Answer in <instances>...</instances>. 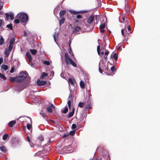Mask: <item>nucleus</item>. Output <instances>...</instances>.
Returning a JSON list of instances; mask_svg holds the SVG:
<instances>
[{
    "label": "nucleus",
    "mask_w": 160,
    "mask_h": 160,
    "mask_svg": "<svg viewBox=\"0 0 160 160\" xmlns=\"http://www.w3.org/2000/svg\"><path fill=\"white\" fill-rule=\"evenodd\" d=\"M17 17L19 19L21 22L25 23V24L28 21V16L26 13L24 12L20 13L18 14Z\"/></svg>",
    "instance_id": "nucleus-1"
},
{
    "label": "nucleus",
    "mask_w": 160,
    "mask_h": 160,
    "mask_svg": "<svg viewBox=\"0 0 160 160\" xmlns=\"http://www.w3.org/2000/svg\"><path fill=\"white\" fill-rule=\"evenodd\" d=\"M65 61L67 64H71L72 66L74 67H76L77 66V64L73 61L71 58L69 57L68 54L67 53H65Z\"/></svg>",
    "instance_id": "nucleus-2"
},
{
    "label": "nucleus",
    "mask_w": 160,
    "mask_h": 160,
    "mask_svg": "<svg viewBox=\"0 0 160 160\" xmlns=\"http://www.w3.org/2000/svg\"><path fill=\"white\" fill-rule=\"evenodd\" d=\"M27 76V73L26 72H21L17 79V82H20L23 81Z\"/></svg>",
    "instance_id": "nucleus-3"
},
{
    "label": "nucleus",
    "mask_w": 160,
    "mask_h": 160,
    "mask_svg": "<svg viewBox=\"0 0 160 160\" xmlns=\"http://www.w3.org/2000/svg\"><path fill=\"white\" fill-rule=\"evenodd\" d=\"M26 87V86H24L22 84L17 85L14 86V89L17 91L20 92Z\"/></svg>",
    "instance_id": "nucleus-4"
},
{
    "label": "nucleus",
    "mask_w": 160,
    "mask_h": 160,
    "mask_svg": "<svg viewBox=\"0 0 160 160\" xmlns=\"http://www.w3.org/2000/svg\"><path fill=\"white\" fill-rule=\"evenodd\" d=\"M6 16V20H8L9 19V17H10V19L11 20H12L14 19V14L12 12H10L9 13H6L5 14Z\"/></svg>",
    "instance_id": "nucleus-5"
},
{
    "label": "nucleus",
    "mask_w": 160,
    "mask_h": 160,
    "mask_svg": "<svg viewBox=\"0 0 160 160\" xmlns=\"http://www.w3.org/2000/svg\"><path fill=\"white\" fill-rule=\"evenodd\" d=\"M73 32L77 34H79L82 32L81 28L78 26H75L73 28Z\"/></svg>",
    "instance_id": "nucleus-6"
},
{
    "label": "nucleus",
    "mask_w": 160,
    "mask_h": 160,
    "mask_svg": "<svg viewBox=\"0 0 160 160\" xmlns=\"http://www.w3.org/2000/svg\"><path fill=\"white\" fill-rule=\"evenodd\" d=\"M72 14L73 15H76L78 13H87L88 12V11L87 10H84L82 11H76L74 10H71L70 11Z\"/></svg>",
    "instance_id": "nucleus-7"
},
{
    "label": "nucleus",
    "mask_w": 160,
    "mask_h": 160,
    "mask_svg": "<svg viewBox=\"0 0 160 160\" xmlns=\"http://www.w3.org/2000/svg\"><path fill=\"white\" fill-rule=\"evenodd\" d=\"M55 107L52 104H49L47 107V111L49 113H51L52 112V109L54 108Z\"/></svg>",
    "instance_id": "nucleus-8"
},
{
    "label": "nucleus",
    "mask_w": 160,
    "mask_h": 160,
    "mask_svg": "<svg viewBox=\"0 0 160 160\" xmlns=\"http://www.w3.org/2000/svg\"><path fill=\"white\" fill-rule=\"evenodd\" d=\"M94 16L93 15H91L88 17L87 18V22L88 24H91L92 23L94 19Z\"/></svg>",
    "instance_id": "nucleus-9"
},
{
    "label": "nucleus",
    "mask_w": 160,
    "mask_h": 160,
    "mask_svg": "<svg viewBox=\"0 0 160 160\" xmlns=\"http://www.w3.org/2000/svg\"><path fill=\"white\" fill-rule=\"evenodd\" d=\"M46 82L45 81L38 80L37 81V84L39 86H42L45 85Z\"/></svg>",
    "instance_id": "nucleus-10"
},
{
    "label": "nucleus",
    "mask_w": 160,
    "mask_h": 160,
    "mask_svg": "<svg viewBox=\"0 0 160 160\" xmlns=\"http://www.w3.org/2000/svg\"><path fill=\"white\" fill-rule=\"evenodd\" d=\"M100 45H99L97 47V52H98V54L99 55L102 56L104 54V52L103 51H102L101 52H100Z\"/></svg>",
    "instance_id": "nucleus-11"
},
{
    "label": "nucleus",
    "mask_w": 160,
    "mask_h": 160,
    "mask_svg": "<svg viewBox=\"0 0 160 160\" xmlns=\"http://www.w3.org/2000/svg\"><path fill=\"white\" fill-rule=\"evenodd\" d=\"M0 150L3 153H6L7 152L6 148L4 146H0Z\"/></svg>",
    "instance_id": "nucleus-12"
},
{
    "label": "nucleus",
    "mask_w": 160,
    "mask_h": 160,
    "mask_svg": "<svg viewBox=\"0 0 160 160\" xmlns=\"http://www.w3.org/2000/svg\"><path fill=\"white\" fill-rule=\"evenodd\" d=\"M26 55L28 58L29 62H31L32 61V58L30 52H27L26 53Z\"/></svg>",
    "instance_id": "nucleus-13"
},
{
    "label": "nucleus",
    "mask_w": 160,
    "mask_h": 160,
    "mask_svg": "<svg viewBox=\"0 0 160 160\" xmlns=\"http://www.w3.org/2000/svg\"><path fill=\"white\" fill-rule=\"evenodd\" d=\"M74 111V108H72V111L70 112H69L68 115L67 116V117L68 118H69L73 115Z\"/></svg>",
    "instance_id": "nucleus-14"
},
{
    "label": "nucleus",
    "mask_w": 160,
    "mask_h": 160,
    "mask_svg": "<svg viewBox=\"0 0 160 160\" xmlns=\"http://www.w3.org/2000/svg\"><path fill=\"white\" fill-rule=\"evenodd\" d=\"M16 121H12L9 122L8 124V126L12 127L13 126V125L15 123Z\"/></svg>",
    "instance_id": "nucleus-15"
},
{
    "label": "nucleus",
    "mask_w": 160,
    "mask_h": 160,
    "mask_svg": "<svg viewBox=\"0 0 160 160\" xmlns=\"http://www.w3.org/2000/svg\"><path fill=\"white\" fill-rule=\"evenodd\" d=\"M65 12V10L61 11L59 13V16L61 18H63V16Z\"/></svg>",
    "instance_id": "nucleus-16"
},
{
    "label": "nucleus",
    "mask_w": 160,
    "mask_h": 160,
    "mask_svg": "<svg viewBox=\"0 0 160 160\" xmlns=\"http://www.w3.org/2000/svg\"><path fill=\"white\" fill-rule=\"evenodd\" d=\"M10 51L9 50L8 48H6L4 52V54L6 55V57H8Z\"/></svg>",
    "instance_id": "nucleus-17"
},
{
    "label": "nucleus",
    "mask_w": 160,
    "mask_h": 160,
    "mask_svg": "<svg viewBox=\"0 0 160 160\" xmlns=\"http://www.w3.org/2000/svg\"><path fill=\"white\" fill-rule=\"evenodd\" d=\"M68 81L71 85H74L75 81L74 79H72L71 78H69L68 79Z\"/></svg>",
    "instance_id": "nucleus-18"
},
{
    "label": "nucleus",
    "mask_w": 160,
    "mask_h": 160,
    "mask_svg": "<svg viewBox=\"0 0 160 160\" xmlns=\"http://www.w3.org/2000/svg\"><path fill=\"white\" fill-rule=\"evenodd\" d=\"M80 85L82 88H84L85 86V83L84 82L81 81L80 82Z\"/></svg>",
    "instance_id": "nucleus-19"
},
{
    "label": "nucleus",
    "mask_w": 160,
    "mask_h": 160,
    "mask_svg": "<svg viewBox=\"0 0 160 160\" xmlns=\"http://www.w3.org/2000/svg\"><path fill=\"white\" fill-rule=\"evenodd\" d=\"M18 77H10L9 78V80L11 82H14V81L16 80L17 79Z\"/></svg>",
    "instance_id": "nucleus-20"
},
{
    "label": "nucleus",
    "mask_w": 160,
    "mask_h": 160,
    "mask_svg": "<svg viewBox=\"0 0 160 160\" xmlns=\"http://www.w3.org/2000/svg\"><path fill=\"white\" fill-rule=\"evenodd\" d=\"M125 31H126L125 28H122L121 29L122 34L124 37H126V33H125Z\"/></svg>",
    "instance_id": "nucleus-21"
},
{
    "label": "nucleus",
    "mask_w": 160,
    "mask_h": 160,
    "mask_svg": "<svg viewBox=\"0 0 160 160\" xmlns=\"http://www.w3.org/2000/svg\"><path fill=\"white\" fill-rule=\"evenodd\" d=\"M128 28V31L126 30L125 29V30L126 31V32L128 34L130 33V30H131V27L130 25H128L127 26Z\"/></svg>",
    "instance_id": "nucleus-22"
},
{
    "label": "nucleus",
    "mask_w": 160,
    "mask_h": 160,
    "mask_svg": "<svg viewBox=\"0 0 160 160\" xmlns=\"http://www.w3.org/2000/svg\"><path fill=\"white\" fill-rule=\"evenodd\" d=\"M122 20H123V22H121V21H120V22L123 23H125V27L126 25L127 24H128V22L127 21H125V18L124 17H122Z\"/></svg>",
    "instance_id": "nucleus-23"
},
{
    "label": "nucleus",
    "mask_w": 160,
    "mask_h": 160,
    "mask_svg": "<svg viewBox=\"0 0 160 160\" xmlns=\"http://www.w3.org/2000/svg\"><path fill=\"white\" fill-rule=\"evenodd\" d=\"M30 52L32 54L35 55L37 52V51L35 49H30Z\"/></svg>",
    "instance_id": "nucleus-24"
},
{
    "label": "nucleus",
    "mask_w": 160,
    "mask_h": 160,
    "mask_svg": "<svg viewBox=\"0 0 160 160\" xmlns=\"http://www.w3.org/2000/svg\"><path fill=\"white\" fill-rule=\"evenodd\" d=\"M2 68L5 71L7 70L8 68V66L6 65H2Z\"/></svg>",
    "instance_id": "nucleus-25"
},
{
    "label": "nucleus",
    "mask_w": 160,
    "mask_h": 160,
    "mask_svg": "<svg viewBox=\"0 0 160 160\" xmlns=\"http://www.w3.org/2000/svg\"><path fill=\"white\" fill-rule=\"evenodd\" d=\"M105 26V23H102V24H101V25L99 26V28H100V29H103L104 28Z\"/></svg>",
    "instance_id": "nucleus-26"
},
{
    "label": "nucleus",
    "mask_w": 160,
    "mask_h": 160,
    "mask_svg": "<svg viewBox=\"0 0 160 160\" xmlns=\"http://www.w3.org/2000/svg\"><path fill=\"white\" fill-rule=\"evenodd\" d=\"M40 114L41 115L42 117H43V118H44L45 117L46 115H47V114H46V113H44V112H43L42 111L40 112Z\"/></svg>",
    "instance_id": "nucleus-27"
},
{
    "label": "nucleus",
    "mask_w": 160,
    "mask_h": 160,
    "mask_svg": "<svg viewBox=\"0 0 160 160\" xmlns=\"http://www.w3.org/2000/svg\"><path fill=\"white\" fill-rule=\"evenodd\" d=\"M65 19L64 18H62L59 21V24L60 25H61L63 24L64 22Z\"/></svg>",
    "instance_id": "nucleus-28"
},
{
    "label": "nucleus",
    "mask_w": 160,
    "mask_h": 160,
    "mask_svg": "<svg viewBox=\"0 0 160 160\" xmlns=\"http://www.w3.org/2000/svg\"><path fill=\"white\" fill-rule=\"evenodd\" d=\"M84 103L83 102H80L78 104V106L80 108H82L84 107Z\"/></svg>",
    "instance_id": "nucleus-29"
},
{
    "label": "nucleus",
    "mask_w": 160,
    "mask_h": 160,
    "mask_svg": "<svg viewBox=\"0 0 160 160\" xmlns=\"http://www.w3.org/2000/svg\"><path fill=\"white\" fill-rule=\"evenodd\" d=\"M113 57L114 59L116 60L117 61L118 59V56L116 53H114L113 55Z\"/></svg>",
    "instance_id": "nucleus-30"
},
{
    "label": "nucleus",
    "mask_w": 160,
    "mask_h": 160,
    "mask_svg": "<svg viewBox=\"0 0 160 160\" xmlns=\"http://www.w3.org/2000/svg\"><path fill=\"white\" fill-rule=\"evenodd\" d=\"M6 27H7L8 28H9L10 30H12L13 29L12 26L11 24H9L8 25H7L6 26Z\"/></svg>",
    "instance_id": "nucleus-31"
},
{
    "label": "nucleus",
    "mask_w": 160,
    "mask_h": 160,
    "mask_svg": "<svg viewBox=\"0 0 160 160\" xmlns=\"http://www.w3.org/2000/svg\"><path fill=\"white\" fill-rule=\"evenodd\" d=\"M8 136V135L7 134H4L2 137L3 140H6Z\"/></svg>",
    "instance_id": "nucleus-32"
},
{
    "label": "nucleus",
    "mask_w": 160,
    "mask_h": 160,
    "mask_svg": "<svg viewBox=\"0 0 160 160\" xmlns=\"http://www.w3.org/2000/svg\"><path fill=\"white\" fill-rule=\"evenodd\" d=\"M38 139L40 142H42L44 138L42 136H40L38 138Z\"/></svg>",
    "instance_id": "nucleus-33"
},
{
    "label": "nucleus",
    "mask_w": 160,
    "mask_h": 160,
    "mask_svg": "<svg viewBox=\"0 0 160 160\" xmlns=\"http://www.w3.org/2000/svg\"><path fill=\"white\" fill-rule=\"evenodd\" d=\"M48 76V74L47 73L44 72L42 73L41 76V78H44L46 76Z\"/></svg>",
    "instance_id": "nucleus-34"
},
{
    "label": "nucleus",
    "mask_w": 160,
    "mask_h": 160,
    "mask_svg": "<svg viewBox=\"0 0 160 160\" xmlns=\"http://www.w3.org/2000/svg\"><path fill=\"white\" fill-rule=\"evenodd\" d=\"M43 63L47 65H49L50 64L49 62L48 61H44L43 62Z\"/></svg>",
    "instance_id": "nucleus-35"
},
{
    "label": "nucleus",
    "mask_w": 160,
    "mask_h": 160,
    "mask_svg": "<svg viewBox=\"0 0 160 160\" xmlns=\"http://www.w3.org/2000/svg\"><path fill=\"white\" fill-rule=\"evenodd\" d=\"M68 111V108L65 107L64 108V110L63 111V112L64 113H66Z\"/></svg>",
    "instance_id": "nucleus-36"
},
{
    "label": "nucleus",
    "mask_w": 160,
    "mask_h": 160,
    "mask_svg": "<svg viewBox=\"0 0 160 160\" xmlns=\"http://www.w3.org/2000/svg\"><path fill=\"white\" fill-rule=\"evenodd\" d=\"M15 23L16 24L20 22V20L18 19H15L14 21Z\"/></svg>",
    "instance_id": "nucleus-37"
},
{
    "label": "nucleus",
    "mask_w": 160,
    "mask_h": 160,
    "mask_svg": "<svg viewBox=\"0 0 160 160\" xmlns=\"http://www.w3.org/2000/svg\"><path fill=\"white\" fill-rule=\"evenodd\" d=\"M12 45L9 44V47L8 48L9 51H11L12 50Z\"/></svg>",
    "instance_id": "nucleus-38"
},
{
    "label": "nucleus",
    "mask_w": 160,
    "mask_h": 160,
    "mask_svg": "<svg viewBox=\"0 0 160 160\" xmlns=\"http://www.w3.org/2000/svg\"><path fill=\"white\" fill-rule=\"evenodd\" d=\"M75 134V130L71 131L69 132V134L72 136L73 135Z\"/></svg>",
    "instance_id": "nucleus-39"
},
{
    "label": "nucleus",
    "mask_w": 160,
    "mask_h": 160,
    "mask_svg": "<svg viewBox=\"0 0 160 160\" xmlns=\"http://www.w3.org/2000/svg\"><path fill=\"white\" fill-rule=\"evenodd\" d=\"M76 125L75 124H73L72 125V129H75L76 128Z\"/></svg>",
    "instance_id": "nucleus-40"
},
{
    "label": "nucleus",
    "mask_w": 160,
    "mask_h": 160,
    "mask_svg": "<svg viewBox=\"0 0 160 160\" xmlns=\"http://www.w3.org/2000/svg\"><path fill=\"white\" fill-rule=\"evenodd\" d=\"M58 33H55L54 35H53V37L54 40H56L57 37L58 36Z\"/></svg>",
    "instance_id": "nucleus-41"
},
{
    "label": "nucleus",
    "mask_w": 160,
    "mask_h": 160,
    "mask_svg": "<svg viewBox=\"0 0 160 160\" xmlns=\"http://www.w3.org/2000/svg\"><path fill=\"white\" fill-rule=\"evenodd\" d=\"M71 102L70 100H68V107L70 109V108H71Z\"/></svg>",
    "instance_id": "nucleus-42"
},
{
    "label": "nucleus",
    "mask_w": 160,
    "mask_h": 160,
    "mask_svg": "<svg viewBox=\"0 0 160 160\" xmlns=\"http://www.w3.org/2000/svg\"><path fill=\"white\" fill-rule=\"evenodd\" d=\"M31 124L28 123L27 125V128L28 129H30L31 128Z\"/></svg>",
    "instance_id": "nucleus-43"
},
{
    "label": "nucleus",
    "mask_w": 160,
    "mask_h": 160,
    "mask_svg": "<svg viewBox=\"0 0 160 160\" xmlns=\"http://www.w3.org/2000/svg\"><path fill=\"white\" fill-rule=\"evenodd\" d=\"M115 67L114 66H112L111 68V70L112 72H114L115 71Z\"/></svg>",
    "instance_id": "nucleus-44"
},
{
    "label": "nucleus",
    "mask_w": 160,
    "mask_h": 160,
    "mask_svg": "<svg viewBox=\"0 0 160 160\" xmlns=\"http://www.w3.org/2000/svg\"><path fill=\"white\" fill-rule=\"evenodd\" d=\"M77 18H78V19L81 18H82V16L80 15H78L77 16Z\"/></svg>",
    "instance_id": "nucleus-45"
},
{
    "label": "nucleus",
    "mask_w": 160,
    "mask_h": 160,
    "mask_svg": "<svg viewBox=\"0 0 160 160\" xmlns=\"http://www.w3.org/2000/svg\"><path fill=\"white\" fill-rule=\"evenodd\" d=\"M54 72L53 71H51L50 72V75L51 76H52V77L54 76Z\"/></svg>",
    "instance_id": "nucleus-46"
},
{
    "label": "nucleus",
    "mask_w": 160,
    "mask_h": 160,
    "mask_svg": "<svg viewBox=\"0 0 160 160\" xmlns=\"http://www.w3.org/2000/svg\"><path fill=\"white\" fill-rule=\"evenodd\" d=\"M14 68H12L11 69L10 71V72L11 73H13L14 72Z\"/></svg>",
    "instance_id": "nucleus-47"
},
{
    "label": "nucleus",
    "mask_w": 160,
    "mask_h": 160,
    "mask_svg": "<svg viewBox=\"0 0 160 160\" xmlns=\"http://www.w3.org/2000/svg\"><path fill=\"white\" fill-rule=\"evenodd\" d=\"M15 41H10V44L13 45Z\"/></svg>",
    "instance_id": "nucleus-48"
},
{
    "label": "nucleus",
    "mask_w": 160,
    "mask_h": 160,
    "mask_svg": "<svg viewBox=\"0 0 160 160\" xmlns=\"http://www.w3.org/2000/svg\"><path fill=\"white\" fill-rule=\"evenodd\" d=\"M3 3H0V10H1L3 7Z\"/></svg>",
    "instance_id": "nucleus-49"
},
{
    "label": "nucleus",
    "mask_w": 160,
    "mask_h": 160,
    "mask_svg": "<svg viewBox=\"0 0 160 160\" xmlns=\"http://www.w3.org/2000/svg\"><path fill=\"white\" fill-rule=\"evenodd\" d=\"M68 135H69L68 134H65L64 135H63V137L65 138V137H67L68 136Z\"/></svg>",
    "instance_id": "nucleus-50"
},
{
    "label": "nucleus",
    "mask_w": 160,
    "mask_h": 160,
    "mask_svg": "<svg viewBox=\"0 0 160 160\" xmlns=\"http://www.w3.org/2000/svg\"><path fill=\"white\" fill-rule=\"evenodd\" d=\"M3 61V59L2 58H0V64H1Z\"/></svg>",
    "instance_id": "nucleus-51"
},
{
    "label": "nucleus",
    "mask_w": 160,
    "mask_h": 160,
    "mask_svg": "<svg viewBox=\"0 0 160 160\" xmlns=\"http://www.w3.org/2000/svg\"><path fill=\"white\" fill-rule=\"evenodd\" d=\"M24 36H27V33L26 31H24Z\"/></svg>",
    "instance_id": "nucleus-52"
},
{
    "label": "nucleus",
    "mask_w": 160,
    "mask_h": 160,
    "mask_svg": "<svg viewBox=\"0 0 160 160\" xmlns=\"http://www.w3.org/2000/svg\"><path fill=\"white\" fill-rule=\"evenodd\" d=\"M109 54V52L106 51L105 52V54L106 55H108Z\"/></svg>",
    "instance_id": "nucleus-53"
},
{
    "label": "nucleus",
    "mask_w": 160,
    "mask_h": 160,
    "mask_svg": "<svg viewBox=\"0 0 160 160\" xmlns=\"http://www.w3.org/2000/svg\"><path fill=\"white\" fill-rule=\"evenodd\" d=\"M0 41V45H2L3 43V41Z\"/></svg>",
    "instance_id": "nucleus-54"
},
{
    "label": "nucleus",
    "mask_w": 160,
    "mask_h": 160,
    "mask_svg": "<svg viewBox=\"0 0 160 160\" xmlns=\"http://www.w3.org/2000/svg\"><path fill=\"white\" fill-rule=\"evenodd\" d=\"M27 141L29 142H30V138H29V137H27Z\"/></svg>",
    "instance_id": "nucleus-55"
},
{
    "label": "nucleus",
    "mask_w": 160,
    "mask_h": 160,
    "mask_svg": "<svg viewBox=\"0 0 160 160\" xmlns=\"http://www.w3.org/2000/svg\"><path fill=\"white\" fill-rule=\"evenodd\" d=\"M2 24V20L0 19V27H1Z\"/></svg>",
    "instance_id": "nucleus-56"
},
{
    "label": "nucleus",
    "mask_w": 160,
    "mask_h": 160,
    "mask_svg": "<svg viewBox=\"0 0 160 160\" xmlns=\"http://www.w3.org/2000/svg\"><path fill=\"white\" fill-rule=\"evenodd\" d=\"M100 31L101 33H103L104 32V30L103 29H100Z\"/></svg>",
    "instance_id": "nucleus-57"
},
{
    "label": "nucleus",
    "mask_w": 160,
    "mask_h": 160,
    "mask_svg": "<svg viewBox=\"0 0 160 160\" xmlns=\"http://www.w3.org/2000/svg\"><path fill=\"white\" fill-rule=\"evenodd\" d=\"M71 42L70 41H69V42H68V44L69 45V47H70V49H71V47H70V44H71Z\"/></svg>",
    "instance_id": "nucleus-58"
},
{
    "label": "nucleus",
    "mask_w": 160,
    "mask_h": 160,
    "mask_svg": "<svg viewBox=\"0 0 160 160\" xmlns=\"http://www.w3.org/2000/svg\"><path fill=\"white\" fill-rule=\"evenodd\" d=\"M30 65L32 67H33L34 66L33 64H32V63H31Z\"/></svg>",
    "instance_id": "nucleus-59"
},
{
    "label": "nucleus",
    "mask_w": 160,
    "mask_h": 160,
    "mask_svg": "<svg viewBox=\"0 0 160 160\" xmlns=\"http://www.w3.org/2000/svg\"><path fill=\"white\" fill-rule=\"evenodd\" d=\"M99 72L100 73H102V71H101V69H100V68H99Z\"/></svg>",
    "instance_id": "nucleus-60"
},
{
    "label": "nucleus",
    "mask_w": 160,
    "mask_h": 160,
    "mask_svg": "<svg viewBox=\"0 0 160 160\" xmlns=\"http://www.w3.org/2000/svg\"><path fill=\"white\" fill-rule=\"evenodd\" d=\"M121 45H120V46L118 47V50H119V49H120V47H121Z\"/></svg>",
    "instance_id": "nucleus-61"
},
{
    "label": "nucleus",
    "mask_w": 160,
    "mask_h": 160,
    "mask_svg": "<svg viewBox=\"0 0 160 160\" xmlns=\"http://www.w3.org/2000/svg\"><path fill=\"white\" fill-rule=\"evenodd\" d=\"M10 40H15V39L14 38H13L11 39Z\"/></svg>",
    "instance_id": "nucleus-62"
},
{
    "label": "nucleus",
    "mask_w": 160,
    "mask_h": 160,
    "mask_svg": "<svg viewBox=\"0 0 160 160\" xmlns=\"http://www.w3.org/2000/svg\"><path fill=\"white\" fill-rule=\"evenodd\" d=\"M107 56H104V58L106 60V59H107Z\"/></svg>",
    "instance_id": "nucleus-63"
},
{
    "label": "nucleus",
    "mask_w": 160,
    "mask_h": 160,
    "mask_svg": "<svg viewBox=\"0 0 160 160\" xmlns=\"http://www.w3.org/2000/svg\"><path fill=\"white\" fill-rule=\"evenodd\" d=\"M0 40H3V38L2 37L0 38Z\"/></svg>",
    "instance_id": "nucleus-64"
}]
</instances>
